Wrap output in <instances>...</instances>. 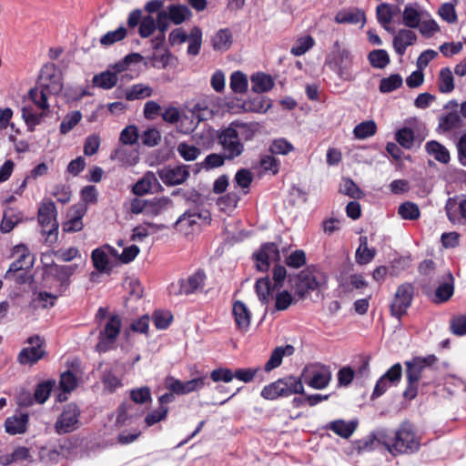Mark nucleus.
<instances>
[{"mask_svg": "<svg viewBox=\"0 0 466 466\" xmlns=\"http://www.w3.org/2000/svg\"><path fill=\"white\" fill-rule=\"evenodd\" d=\"M417 41V35L410 29H400L393 38V47L400 56L404 55L408 46H412Z\"/></svg>", "mask_w": 466, "mask_h": 466, "instance_id": "aec40b11", "label": "nucleus"}, {"mask_svg": "<svg viewBox=\"0 0 466 466\" xmlns=\"http://www.w3.org/2000/svg\"><path fill=\"white\" fill-rule=\"evenodd\" d=\"M235 128L239 132V138L242 137L244 140H251L258 130L257 124H247L241 122H233Z\"/></svg>", "mask_w": 466, "mask_h": 466, "instance_id": "0e129e2a", "label": "nucleus"}, {"mask_svg": "<svg viewBox=\"0 0 466 466\" xmlns=\"http://www.w3.org/2000/svg\"><path fill=\"white\" fill-rule=\"evenodd\" d=\"M57 211L55 203L50 199H44L38 208L37 221L41 227L42 234L46 243L52 245L58 238Z\"/></svg>", "mask_w": 466, "mask_h": 466, "instance_id": "20e7f679", "label": "nucleus"}, {"mask_svg": "<svg viewBox=\"0 0 466 466\" xmlns=\"http://www.w3.org/2000/svg\"><path fill=\"white\" fill-rule=\"evenodd\" d=\"M272 106V100L267 96H256L245 100L241 108L245 112H254L258 114H265Z\"/></svg>", "mask_w": 466, "mask_h": 466, "instance_id": "393cba45", "label": "nucleus"}, {"mask_svg": "<svg viewBox=\"0 0 466 466\" xmlns=\"http://www.w3.org/2000/svg\"><path fill=\"white\" fill-rule=\"evenodd\" d=\"M121 329V319L116 316H111L103 331L99 334V341L96 345L98 351H106L115 343Z\"/></svg>", "mask_w": 466, "mask_h": 466, "instance_id": "9d476101", "label": "nucleus"}, {"mask_svg": "<svg viewBox=\"0 0 466 466\" xmlns=\"http://www.w3.org/2000/svg\"><path fill=\"white\" fill-rule=\"evenodd\" d=\"M218 141L226 158H235L240 156L244 150V146L239 138V132L235 128L233 123L220 131Z\"/></svg>", "mask_w": 466, "mask_h": 466, "instance_id": "0eeeda50", "label": "nucleus"}, {"mask_svg": "<svg viewBox=\"0 0 466 466\" xmlns=\"http://www.w3.org/2000/svg\"><path fill=\"white\" fill-rule=\"evenodd\" d=\"M297 299L289 290H278L275 295V308L278 310H285L295 303Z\"/></svg>", "mask_w": 466, "mask_h": 466, "instance_id": "864d4df0", "label": "nucleus"}, {"mask_svg": "<svg viewBox=\"0 0 466 466\" xmlns=\"http://www.w3.org/2000/svg\"><path fill=\"white\" fill-rule=\"evenodd\" d=\"M369 60L373 67L384 68L390 63V56L385 50L378 49L369 54Z\"/></svg>", "mask_w": 466, "mask_h": 466, "instance_id": "052dcab7", "label": "nucleus"}, {"mask_svg": "<svg viewBox=\"0 0 466 466\" xmlns=\"http://www.w3.org/2000/svg\"><path fill=\"white\" fill-rule=\"evenodd\" d=\"M402 368L400 364H394L384 375L377 381L373 397L381 396L389 388L397 384L401 377Z\"/></svg>", "mask_w": 466, "mask_h": 466, "instance_id": "dca6fc26", "label": "nucleus"}, {"mask_svg": "<svg viewBox=\"0 0 466 466\" xmlns=\"http://www.w3.org/2000/svg\"><path fill=\"white\" fill-rule=\"evenodd\" d=\"M251 90L254 93H266L275 85L273 78L263 72H257L250 76Z\"/></svg>", "mask_w": 466, "mask_h": 466, "instance_id": "a878e982", "label": "nucleus"}, {"mask_svg": "<svg viewBox=\"0 0 466 466\" xmlns=\"http://www.w3.org/2000/svg\"><path fill=\"white\" fill-rule=\"evenodd\" d=\"M255 289L258 299L262 303H268L270 299L271 294L269 279L266 277L258 279L255 285Z\"/></svg>", "mask_w": 466, "mask_h": 466, "instance_id": "4d7b16f0", "label": "nucleus"}, {"mask_svg": "<svg viewBox=\"0 0 466 466\" xmlns=\"http://www.w3.org/2000/svg\"><path fill=\"white\" fill-rule=\"evenodd\" d=\"M358 427L357 420H335L330 421L326 428L328 430L332 431L336 435L348 439L350 438Z\"/></svg>", "mask_w": 466, "mask_h": 466, "instance_id": "4be33fe9", "label": "nucleus"}, {"mask_svg": "<svg viewBox=\"0 0 466 466\" xmlns=\"http://www.w3.org/2000/svg\"><path fill=\"white\" fill-rule=\"evenodd\" d=\"M294 352V347L289 344L275 348L274 350L271 352L268 360L265 363V371L270 372L271 370L279 367L282 363L283 358L289 357L293 355Z\"/></svg>", "mask_w": 466, "mask_h": 466, "instance_id": "6ab92c4d", "label": "nucleus"}, {"mask_svg": "<svg viewBox=\"0 0 466 466\" xmlns=\"http://www.w3.org/2000/svg\"><path fill=\"white\" fill-rule=\"evenodd\" d=\"M209 215L199 213L197 211H190L183 214L177 221V229L185 235H189L199 229L202 224H208Z\"/></svg>", "mask_w": 466, "mask_h": 466, "instance_id": "9b49d317", "label": "nucleus"}, {"mask_svg": "<svg viewBox=\"0 0 466 466\" xmlns=\"http://www.w3.org/2000/svg\"><path fill=\"white\" fill-rule=\"evenodd\" d=\"M37 83L42 89L39 99L34 98L33 104L35 109L40 110L39 114L31 112V125H37L48 116L49 106L47 104L46 93L58 94L63 88V76L61 70L56 65L47 63L40 70ZM33 107L31 106V111Z\"/></svg>", "mask_w": 466, "mask_h": 466, "instance_id": "f257e3e1", "label": "nucleus"}, {"mask_svg": "<svg viewBox=\"0 0 466 466\" xmlns=\"http://www.w3.org/2000/svg\"><path fill=\"white\" fill-rule=\"evenodd\" d=\"M205 275L202 272H196L187 279L179 281V292L191 294L202 288L204 285Z\"/></svg>", "mask_w": 466, "mask_h": 466, "instance_id": "cd10ccee", "label": "nucleus"}, {"mask_svg": "<svg viewBox=\"0 0 466 466\" xmlns=\"http://www.w3.org/2000/svg\"><path fill=\"white\" fill-rule=\"evenodd\" d=\"M214 138V130L209 127H205L192 136V140L201 150L208 149L211 146Z\"/></svg>", "mask_w": 466, "mask_h": 466, "instance_id": "4c0bfd02", "label": "nucleus"}, {"mask_svg": "<svg viewBox=\"0 0 466 466\" xmlns=\"http://www.w3.org/2000/svg\"><path fill=\"white\" fill-rule=\"evenodd\" d=\"M301 376L308 385L315 390L325 389L331 380V372L329 369L325 366L319 365L306 367L303 370Z\"/></svg>", "mask_w": 466, "mask_h": 466, "instance_id": "1a4fd4ad", "label": "nucleus"}, {"mask_svg": "<svg viewBox=\"0 0 466 466\" xmlns=\"http://www.w3.org/2000/svg\"><path fill=\"white\" fill-rule=\"evenodd\" d=\"M314 43L310 35H303L295 42L290 52L296 56H302L314 46Z\"/></svg>", "mask_w": 466, "mask_h": 466, "instance_id": "bf43d9fd", "label": "nucleus"}, {"mask_svg": "<svg viewBox=\"0 0 466 466\" xmlns=\"http://www.w3.org/2000/svg\"><path fill=\"white\" fill-rule=\"evenodd\" d=\"M419 445L414 430L409 423L402 424L394 433L383 438V447L393 455L413 452Z\"/></svg>", "mask_w": 466, "mask_h": 466, "instance_id": "7ed1b4c3", "label": "nucleus"}, {"mask_svg": "<svg viewBox=\"0 0 466 466\" xmlns=\"http://www.w3.org/2000/svg\"><path fill=\"white\" fill-rule=\"evenodd\" d=\"M87 208L83 203L76 204L69 208L66 214V220L63 223L64 232H79L84 228L83 218L86 213Z\"/></svg>", "mask_w": 466, "mask_h": 466, "instance_id": "ddd939ff", "label": "nucleus"}, {"mask_svg": "<svg viewBox=\"0 0 466 466\" xmlns=\"http://www.w3.org/2000/svg\"><path fill=\"white\" fill-rule=\"evenodd\" d=\"M59 384L63 393L58 395V400L63 401L66 400V393L72 391L76 387L77 380L72 372L66 371L61 375Z\"/></svg>", "mask_w": 466, "mask_h": 466, "instance_id": "c03bdc74", "label": "nucleus"}, {"mask_svg": "<svg viewBox=\"0 0 466 466\" xmlns=\"http://www.w3.org/2000/svg\"><path fill=\"white\" fill-rule=\"evenodd\" d=\"M199 122L192 113L187 115L182 112L180 119L177 124V130L183 134H189L197 128Z\"/></svg>", "mask_w": 466, "mask_h": 466, "instance_id": "a19ab883", "label": "nucleus"}, {"mask_svg": "<svg viewBox=\"0 0 466 466\" xmlns=\"http://www.w3.org/2000/svg\"><path fill=\"white\" fill-rule=\"evenodd\" d=\"M425 12L420 8L419 4H409L404 7L402 12V22L410 28H417L420 22L424 18Z\"/></svg>", "mask_w": 466, "mask_h": 466, "instance_id": "412c9836", "label": "nucleus"}, {"mask_svg": "<svg viewBox=\"0 0 466 466\" xmlns=\"http://www.w3.org/2000/svg\"><path fill=\"white\" fill-rule=\"evenodd\" d=\"M188 42L187 53L191 56H197L199 53L202 45V31L198 27H193L187 35Z\"/></svg>", "mask_w": 466, "mask_h": 466, "instance_id": "8fccbe9b", "label": "nucleus"}, {"mask_svg": "<svg viewBox=\"0 0 466 466\" xmlns=\"http://www.w3.org/2000/svg\"><path fill=\"white\" fill-rule=\"evenodd\" d=\"M376 251L374 248L368 247L367 239L361 238L360 247L356 251L357 262L362 265L370 263L375 257Z\"/></svg>", "mask_w": 466, "mask_h": 466, "instance_id": "3c124183", "label": "nucleus"}, {"mask_svg": "<svg viewBox=\"0 0 466 466\" xmlns=\"http://www.w3.org/2000/svg\"><path fill=\"white\" fill-rule=\"evenodd\" d=\"M325 281L326 277L320 271L308 268L298 274L293 280L295 294L300 299L308 291L317 289Z\"/></svg>", "mask_w": 466, "mask_h": 466, "instance_id": "39448f33", "label": "nucleus"}, {"mask_svg": "<svg viewBox=\"0 0 466 466\" xmlns=\"http://www.w3.org/2000/svg\"><path fill=\"white\" fill-rule=\"evenodd\" d=\"M383 438L384 436H380L379 438L373 436L365 437L355 442V449L358 452L370 451L378 449L380 445L383 446Z\"/></svg>", "mask_w": 466, "mask_h": 466, "instance_id": "37998d69", "label": "nucleus"}, {"mask_svg": "<svg viewBox=\"0 0 466 466\" xmlns=\"http://www.w3.org/2000/svg\"><path fill=\"white\" fill-rule=\"evenodd\" d=\"M190 14L189 9L184 5H172L168 8V16L177 25L183 23Z\"/></svg>", "mask_w": 466, "mask_h": 466, "instance_id": "680f3d73", "label": "nucleus"}, {"mask_svg": "<svg viewBox=\"0 0 466 466\" xmlns=\"http://www.w3.org/2000/svg\"><path fill=\"white\" fill-rule=\"evenodd\" d=\"M426 360L420 358H415L410 361H407L406 366L408 382L416 384L420 380L421 371L426 367Z\"/></svg>", "mask_w": 466, "mask_h": 466, "instance_id": "473e14b6", "label": "nucleus"}, {"mask_svg": "<svg viewBox=\"0 0 466 466\" xmlns=\"http://www.w3.org/2000/svg\"><path fill=\"white\" fill-rule=\"evenodd\" d=\"M429 155L433 157L437 161L448 163L450 161V153L448 149L437 141H430L425 146Z\"/></svg>", "mask_w": 466, "mask_h": 466, "instance_id": "e433bc0d", "label": "nucleus"}, {"mask_svg": "<svg viewBox=\"0 0 466 466\" xmlns=\"http://www.w3.org/2000/svg\"><path fill=\"white\" fill-rule=\"evenodd\" d=\"M143 57L138 54H131L127 56L123 60L116 63L110 70L117 76V74L124 72L129 68L131 64H137L142 61Z\"/></svg>", "mask_w": 466, "mask_h": 466, "instance_id": "e2e57ef3", "label": "nucleus"}, {"mask_svg": "<svg viewBox=\"0 0 466 466\" xmlns=\"http://www.w3.org/2000/svg\"><path fill=\"white\" fill-rule=\"evenodd\" d=\"M77 268L76 264L73 265H51L47 269V274L56 278L60 283L66 282L71 276L74 275Z\"/></svg>", "mask_w": 466, "mask_h": 466, "instance_id": "2f4dec72", "label": "nucleus"}, {"mask_svg": "<svg viewBox=\"0 0 466 466\" xmlns=\"http://www.w3.org/2000/svg\"><path fill=\"white\" fill-rule=\"evenodd\" d=\"M79 411L76 404L66 405L60 418L56 421V429L59 432H68L73 431L77 423Z\"/></svg>", "mask_w": 466, "mask_h": 466, "instance_id": "a211bd4d", "label": "nucleus"}, {"mask_svg": "<svg viewBox=\"0 0 466 466\" xmlns=\"http://www.w3.org/2000/svg\"><path fill=\"white\" fill-rule=\"evenodd\" d=\"M26 414L14 415L5 420V430L10 435L20 434L26 431Z\"/></svg>", "mask_w": 466, "mask_h": 466, "instance_id": "7c9ffc66", "label": "nucleus"}, {"mask_svg": "<svg viewBox=\"0 0 466 466\" xmlns=\"http://www.w3.org/2000/svg\"><path fill=\"white\" fill-rule=\"evenodd\" d=\"M377 125L372 120H368L360 123L353 129V134L358 139H365L373 136L376 133Z\"/></svg>", "mask_w": 466, "mask_h": 466, "instance_id": "603ef678", "label": "nucleus"}, {"mask_svg": "<svg viewBox=\"0 0 466 466\" xmlns=\"http://www.w3.org/2000/svg\"><path fill=\"white\" fill-rule=\"evenodd\" d=\"M412 298V288L404 284L398 288L391 303V313L396 317L403 315L410 307Z\"/></svg>", "mask_w": 466, "mask_h": 466, "instance_id": "2eb2a0df", "label": "nucleus"}, {"mask_svg": "<svg viewBox=\"0 0 466 466\" xmlns=\"http://www.w3.org/2000/svg\"><path fill=\"white\" fill-rule=\"evenodd\" d=\"M117 76L110 69L96 75L93 77V84L102 89H111L117 83Z\"/></svg>", "mask_w": 466, "mask_h": 466, "instance_id": "c9c22d12", "label": "nucleus"}, {"mask_svg": "<svg viewBox=\"0 0 466 466\" xmlns=\"http://www.w3.org/2000/svg\"><path fill=\"white\" fill-rule=\"evenodd\" d=\"M325 64L342 80L351 81L355 78V56L344 44L336 41L326 56Z\"/></svg>", "mask_w": 466, "mask_h": 466, "instance_id": "f03ea898", "label": "nucleus"}, {"mask_svg": "<svg viewBox=\"0 0 466 466\" xmlns=\"http://www.w3.org/2000/svg\"><path fill=\"white\" fill-rule=\"evenodd\" d=\"M280 381L282 383L285 396L302 394L304 392V386L299 378L289 376L280 379Z\"/></svg>", "mask_w": 466, "mask_h": 466, "instance_id": "58836bf2", "label": "nucleus"}, {"mask_svg": "<svg viewBox=\"0 0 466 466\" xmlns=\"http://www.w3.org/2000/svg\"><path fill=\"white\" fill-rule=\"evenodd\" d=\"M26 247L15 246L14 248V254H17L16 258L9 267L6 271L5 278L6 279L15 281L18 284H25L29 279V260L27 259V254L25 253Z\"/></svg>", "mask_w": 466, "mask_h": 466, "instance_id": "423d86ee", "label": "nucleus"}, {"mask_svg": "<svg viewBox=\"0 0 466 466\" xmlns=\"http://www.w3.org/2000/svg\"><path fill=\"white\" fill-rule=\"evenodd\" d=\"M116 255L117 249L108 244L95 248L91 252L94 268L100 273H109L116 263Z\"/></svg>", "mask_w": 466, "mask_h": 466, "instance_id": "6e6552de", "label": "nucleus"}, {"mask_svg": "<svg viewBox=\"0 0 466 466\" xmlns=\"http://www.w3.org/2000/svg\"><path fill=\"white\" fill-rule=\"evenodd\" d=\"M152 95V87L145 84H136L125 90V97L129 101L145 99Z\"/></svg>", "mask_w": 466, "mask_h": 466, "instance_id": "72a5a7b5", "label": "nucleus"}, {"mask_svg": "<svg viewBox=\"0 0 466 466\" xmlns=\"http://www.w3.org/2000/svg\"><path fill=\"white\" fill-rule=\"evenodd\" d=\"M403 79L399 74H392L388 77L382 78L380 84L381 93H390L401 86Z\"/></svg>", "mask_w": 466, "mask_h": 466, "instance_id": "5fc2aeb1", "label": "nucleus"}, {"mask_svg": "<svg viewBox=\"0 0 466 466\" xmlns=\"http://www.w3.org/2000/svg\"><path fill=\"white\" fill-rule=\"evenodd\" d=\"M57 297V294L48 293L46 291L38 292L37 294L35 295V298L33 299L34 309H36L38 308H51L55 305Z\"/></svg>", "mask_w": 466, "mask_h": 466, "instance_id": "09e8293b", "label": "nucleus"}, {"mask_svg": "<svg viewBox=\"0 0 466 466\" xmlns=\"http://www.w3.org/2000/svg\"><path fill=\"white\" fill-rule=\"evenodd\" d=\"M294 150L293 144L284 137L274 139L269 146V151L275 155L287 156Z\"/></svg>", "mask_w": 466, "mask_h": 466, "instance_id": "a18cd8bd", "label": "nucleus"}, {"mask_svg": "<svg viewBox=\"0 0 466 466\" xmlns=\"http://www.w3.org/2000/svg\"><path fill=\"white\" fill-rule=\"evenodd\" d=\"M335 21L339 24H360L361 26L365 24L364 13L360 10H350L339 12L335 16Z\"/></svg>", "mask_w": 466, "mask_h": 466, "instance_id": "f704fd0d", "label": "nucleus"}, {"mask_svg": "<svg viewBox=\"0 0 466 466\" xmlns=\"http://www.w3.org/2000/svg\"><path fill=\"white\" fill-rule=\"evenodd\" d=\"M439 90L441 93H450L454 89L452 72L449 67L441 69L438 78Z\"/></svg>", "mask_w": 466, "mask_h": 466, "instance_id": "de8ad7c7", "label": "nucleus"}, {"mask_svg": "<svg viewBox=\"0 0 466 466\" xmlns=\"http://www.w3.org/2000/svg\"><path fill=\"white\" fill-rule=\"evenodd\" d=\"M54 385L55 381L52 380L38 384L34 394L35 400L39 404L44 403L48 399Z\"/></svg>", "mask_w": 466, "mask_h": 466, "instance_id": "69168bd1", "label": "nucleus"}, {"mask_svg": "<svg viewBox=\"0 0 466 466\" xmlns=\"http://www.w3.org/2000/svg\"><path fill=\"white\" fill-rule=\"evenodd\" d=\"M255 265L258 270L266 272L271 264L279 260V251L273 243H267L254 254Z\"/></svg>", "mask_w": 466, "mask_h": 466, "instance_id": "f8f14e48", "label": "nucleus"}, {"mask_svg": "<svg viewBox=\"0 0 466 466\" xmlns=\"http://www.w3.org/2000/svg\"><path fill=\"white\" fill-rule=\"evenodd\" d=\"M162 207V201H147L139 198H135L130 203V212L133 214H147L156 215L159 212Z\"/></svg>", "mask_w": 466, "mask_h": 466, "instance_id": "5701e85b", "label": "nucleus"}, {"mask_svg": "<svg viewBox=\"0 0 466 466\" xmlns=\"http://www.w3.org/2000/svg\"><path fill=\"white\" fill-rule=\"evenodd\" d=\"M179 156L186 161H193L198 157L201 149L197 145L182 142L177 146Z\"/></svg>", "mask_w": 466, "mask_h": 466, "instance_id": "6e6d98bb", "label": "nucleus"}, {"mask_svg": "<svg viewBox=\"0 0 466 466\" xmlns=\"http://www.w3.org/2000/svg\"><path fill=\"white\" fill-rule=\"evenodd\" d=\"M229 86L234 93L243 94L248 90V79L241 71H235L230 76Z\"/></svg>", "mask_w": 466, "mask_h": 466, "instance_id": "ea45409f", "label": "nucleus"}, {"mask_svg": "<svg viewBox=\"0 0 466 466\" xmlns=\"http://www.w3.org/2000/svg\"><path fill=\"white\" fill-rule=\"evenodd\" d=\"M261 396L266 400H275L285 396L280 379L265 386L261 390Z\"/></svg>", "mask_w": 466, "mask_h": 466, "instance_id": "13d9d810", "label": "nucleus"}, {"mask_svg": "<svg viewBox=\"0 0 466 466\" xmlns=\"http://www.w3.org/2000/svg\"><path fill=\"white\" fill-rule=\"evenodd\" d=\"M54 255L57 259L64 262H70L81 258V253L76 247L59 248L58 250L54 251Z\"/></svg>", "mask_w": 466, "mask_h": 466, "instance_id": "338daca9", "label": "nucleus"}, {"mask_svg": "<svg viewBox=\"0 0 466 466\" xmlns=\"http://www.w3.org/2000/svg\"><path fill=\"white\" fill-rule=\"evenodd\" d=\"M232 316L237 329L241 332L249 329L252 313L248 306L240 300H236L232 305Z\"/></svg>", "mask_w": 466, "mask_h": 466, "instance_id": "f3484780", "label": "nucleus"}, {"mask_svg": "<svg viewBox=\"0 0 466 466\" xmlns=\"http://www.w3.org/2000/svg\"><path fill=\"white\" fill-rule=\"evenodd\" d=\"M453 278L451 274H448L447 280L441 284L435 292V299L438 302L448 300L453 294Z\"/></svg>", "mask_w": 466, "mask_h": 466, "instance_id": "49530a36", "label": "nucleus"}, {"mask_svg": "<svg viewBox=\"0 0 466 466\" xmlns=\"http://www.w3.org/2000/svg\"><path fill=\"white\" fill-rule=\"evenodd\" d=\"M82 114L79 111H74L66 115L60 125V131L66 134L71 131L81 120Z\"/></svg>", "mask_w": 466, "mask_h": 466, "instance_id": "774afa93", "label": "nucleus"}, {"mask_svg": "<svg viewBox=\"0 0 466 466\" xmlns=\"http://www.w3.org/2000/svg\"><path fill=\"white\" fill-rule=\"evenodd\" d=\"M158 176L164 184L167 186H176L184 183L188 176V167L176 166V167H165L158 170Z\"/></svg>", "mask_w": 466, "mask_h": 466, "instance_id": "4468645a", "label": "nucleus"}, {"mask_svg": "<svg viewBox=\"0 0 466 466\" xmlns=\"http://www.w3.org/2000/svg\"><path fill=\"white\" fill-rule=\"evenodd\" d=\"M46 348L45 338L39 335L31 336V365L48 356Z\"/></svg>", "mask_w": 466, "mask_h": 466, "instance_id": "c85d7f7f", "label": "nucleus"}, {"mask_svg": "<svg viewBox=\"0 0 466 466\" xmlns=\"http://www.w3.org/2000/svg\"><path fill=\"white\" fill-rule=\"evenodd\" d=\"M159 187L157 177L152 172H147L132 187L135 195L142 196L156 190Z\"/></svg>", "mask_w": 466, "mask_h": 466, "instance_id": "b1692460", "label": "nucleus"}, {"mask_svg": "<svg viewBox=\"0 0 466 466\" xmlns=\"http://www.w3.org/2000/svg\"><path fill=\"white\" fill-rule=\"evenodd\" d=\"M233 45V35L228 29H220L211 38V46L215 51L226 52Z\"/></svg>", "mask_w": 466, "mask_h": 466, "instance_id": "bb28decb", "label": "nucleus"}, {"mask_svg": "<svg viewBox=\"0 0 466 466\" xmlns=\"http://www.w3.org/2000/svg\"><path fill=\"white\" fill-rule=\"evenodd\" d=\"M111 159L119 161L124 167H134L139 162V155L136 150L118 147L111 155Z\"/></svg>", "mask_w": 466, "mask_h": 466, "instance_id": "c756f323", "label": "nucleus"}, {"mask_svg": "<svg viewBox=\"0 0 466 466\" xmlns=\"http://www.w3.org/2000/svg\"><path fill=\"white\" fill-rule=\"evenodd\" d=\"M163 226L156 225V224H143L136 227L133 229L132 235H131V240L133 241H142L149 235L156 233L160 228H162Z\"/></svg>", "mask_w": 466, "mask_h": 466, "instance_id": "79ce46f5", "label": "nucleus"}]
</instances>
